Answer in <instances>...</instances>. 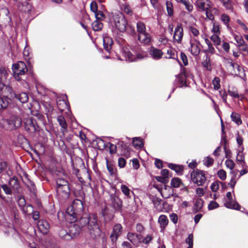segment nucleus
<instances>
[{
  "instance_id": "f257e3e1",
  "label": "nucleus",
  "mask_w": 248,
  "mask_h": 248,
  "mask_svg": "<svg viewBox=\"0 0 248 248\" xmlns=\"http://www.w3.org/2000/svg\"><path fill=\"white\" fill-rule=\"evenodd\" d=\"M69 221L71 223L68 228L72 239L79 234L82 227L87 226L88 231L91 239L96 243L102 245L106 244V238L105 234L102 232L97 217L94 215L83 216L76 222H72Z\"/></svg>"
},
{
  "instance_id": "f03ea898",
  "label": "nucleus",
  "mask_w": 248,
  "mask_h": 248,
  "mask_svg": "<svg viewBox=\"0 0 248 248\" xmlns=\"http://www.w3.org/2000/svg\"><path fill=\"white\" fill-rule=\"evenodd\" d=\"M83 204L82 202L78 199H75L72 202L71 205L66 209V218L72 222H76L78 218L79 219L85 215L81 216L83 211ZM85 215H86L85 214Z\"/></svg>"
},
{
  "instance_id": "7ed1b4c3",
  "label": "nucleus",
  "mask_w": 248,
  "mask_h": 248,
  "mask_svg": "<svg viewBox=\"0 0 248 248\" xmlns=\"http://www.w3.org/2000/svg\"><path fill=\"white\" fill-rule=\"evenodd\" d=\"M121 52L125 60L130 62L142 59L148 55V53L141 47H121Z\"/></svg>"
},
{
  "instance_id": "20e7f679",
  "label": "nucleus",
  "mask_w": 248,
  "mask_h": 248,
  "mask_svg": "<svg viewBox=\"0 0 248 248\" xmlns=\"http://www.w3.org/2000/svg\"><path fill=\"white\" fill-rule=\"evenodd\" d=\"M22 124L21 118L15 114L10 115L9 118L2 119L0 121V126L6 130H13L19 128Z\"/></svg>"
},
{
  "instance_id": "39448f33",
  "label": "nucleus",
  "mask_w": 248,
  "mask_h": 248,
  "mask_svg": "<svg viewBox=\"0 0 248 248\" xmlns=\"http://www.w3.org/2000/svg\"><path fill=\"white\" fill-rule=\"evenodd\" d=\"M56 183L57 195L63 199H68L70 193L68 182L64 178H58L56 180Z\"/></svg>"
},
{
  "instance_id": "423d86ee",
  "label": "nucleus",
  "mask_w": 248,
  "mask_h": 248,
  "mask_svg": "<svg viewBox=\"0 0 248 248\" xmlns=\"http://www.w3.org/2000/svg\"><path fill=\"white\" fill-rule=\"evenodd\" d=\"M12 71L14 78L17 81H20L22 79L21 76L25 74L28 69L24 62L19 61L13 64Z\"/></svg>"
},
{
  "instance_id": "0eeeda50",
  "label": "nucleus",
  "mask_w": 248,
  "mask_h": 248,
  "mask_svg": "<svg viewBox=\"0 0 248 248\" xmlns=\"http://www.w3.org/2000/svg\"><path fill=\"white\" fill-rule=\"evenodd\" d=\"M114 25L120 32H124L126 31L127 23L124 16L120 13L115 15L113 16Z\"/></svg>"
},
{
  "instance_id": "6e6552de",
  "label": "nucleus",
  "mask_w": 248,
  "mask_h": 248,
  "mask_svg": "<svg viewBox=\"0 0 248 248\" xmlns=\"http://www.w3.org/2000/svg\"><path fill=\"white\" fill-rule=\"evenodd\" d=\"M191 178L192 182L199 186H202L206 180L204 172L199 170H193L191 173Z\"/></svg>"
},
{
  "instance_id": "1a4fd4ad",
  "label": "nucleus",
  "mask_w": 248,
  "mask_h": 248,
  "mask_svg": "<svg viewBox=\"0 0 248 248\" xmlns=\"http://www.w3.org/2000/svg\"><path fill=\"white\" fill-rule=\"evenodd\" d=\"M224 200V206L227 208L241 210L240 205L237 202L233 200L231 192H228L226 193V198Z\"/></svg>"
},
{
  "instance_id": "9d476101",
  "label": "nucleus",
  "mask_w": 248,
  "mask_h": 248,
  "mask_svg": "<svg viewBox=\"0 0 248 248\" xmlns=\"http://www.w3.org/2000/svg\"><path fill=\"white\" fill-rule=\"evenodd\" d=\"M110 205L115 212H122L123 201L115 194L110 195Z\"/></svg>"
},
{
  "instance_id": "9b49d317",
  "label": "nucleus",
  "mask_w": 248,
  "mask_h": 248,
  "mask_svg": "<svg viewBox=\"0 0 248 248\" xmlns=\"http://www.w3.org/2000/svg\"><path fill=\"white\" fill-rule=\"evenodd\" d=\"M98 51L101 54L102 57L106 59L114 58V54H116L118 59L119 60H123L120 56H119L116 52L112 49V47H98Z\"/></svg>"
},
{
  "instance_id": "f8f14e48",
  "label": "nucleus",
  "mask_w": 248,
  "mask_h": 248,
  "mask_svg": "<svg viewBox=\"0 0 248 248\" xmlns=\"http://www.w3.org/2000/svg\"><path fill=\"white\" fill-rule=\"evenodd\" d=\"M123 227L121 224L117 223L112 228V231L110 235V238L113 244L117 240L118 237L122 234Z\"/></svg>"
},
{
  "instance_id": "ddd939ff",
  "label": "nucleus",
  "mask_w": 248,
  "mask_h": 248,
  "mask_svg": "<svg viewBox=\"0 0 248 248\" xmlns=\"http://www.w3.org/2000/svg\"><path fill=\"white\" fill-rule=\"evenodd\" d=\"M186 75L183 72L176 76V79L174 82V86L171 93H173L177 87H183L186 85Z\"/></svg>"
},
{
  "instance_id": "4468645a",
  "label": "nucleus",
  "mask_w": 248,
  "mask_h": 248,
  "mask_svg": "<svg viewBox=\"0 0 248 248\" xmlns=\"http://www.w3.org/2000/svg\"><path fill=\"white\" fill-rule=\"evenodd\" d=\"M24 128L26 131L30 133H34L37 130L36 121L32 118H29L25 120Z\"/></svg>"
},
{
  "instance_id": "2eb2a0df",
  "label": "nucleus",
  "mask_w": 248,
  "mask_h": 248,
  "mask_svg": "<svg viewBox=\"0 0 248 248\" xmlns=\"http://www.w3.org/2000/svg\"><path fill=\"white\" fill-rule=\"evenodd\" d=\"M196 5L202 11H205L211 7V2L209 0H197Z\"/></svg>"
},
{
  "instance_id": "dca6fc26",
  "label": "nucleus",
  "mask_w": 248,
  "mask_h": 248,
  "mask_svg": "<svg viewBox=\"0 0 248 248\" xmlns=\"http://www.w3.org/2000/svg\"><path fill=\"white\" fill-rule=\"evenodd\" d=\"M108 147H109V152L111 154H114L116 152L117 147L116 145H114L110 142H108ZM121 147L122 149H124V153H125L127 151V149L126 147L125 144L123 141H119L118 143V148Z\"/></svg>"
},
{
  "instance_id": "f3484780",
  "label": "nucleus",
  "mask_w": 248,
  "mask_h": 248,
  "mask_svg": "<svg viewBox=\"0 0 248 248\" xmlns=\"http://www.w3.org/2000/svg\"><path fill=\"white\" fill-rule=\"evenodd\" d=\"M39 230L43 234H47L49 231L50 226L48 222L45 220H40L37 223Z\"/></svg>"
},
{
  "instance_id": "a211bd4d",
  "label": "nucleus",
  "mask_w": 248,
  "mask_h": 248,
  "mask_svg": "<svg viewBox=\"0 0 248 248\" xmlns=\"http://www.w3.org/2000/svg\"><path fill=\"white\" fill-rule=\"evenodd\" d=\"M141 234L134 232H128L127 235V239L134 245L140 243Z\"/></svg>"
},
{
  "instance_id": "6ab92c4d",
  "label": "nucleus",
  "mask_w": 248,
  "mask_h": 248,
  "mask_svg": "<svg viewBox=\"0 0 248 248\" xmlns=\"http://www.w3.org/2000/svg\"><path fill=\"white\" fill-rule=\"evenodd\" d=\"M57 120L59 125L61 127V132L64 136L67 132L68 125L64 117L62 115H59L57 117Z\"/></svg>"
},
{
  "instance_id": "aec40b11",
  "label": "nucleus",
  "mask_w": 248,
  "mask_h": 248,
  "mask_svg": "<svg viewBox=\"0 0 248 248\" xmlns=\"http://www.w3.org/2000/svg\"><path fill=\"white\" fill-rule=\"evenodd\" d=\"M183 36V29L182 27L178 25L175 29L173 35L174 40L178 43H180Z\"/></svg>"
},
{
  "instance_id": "412c9836",
  "label": "nucleus",
  "mask_w": 248,
  "mask_h": 248,
  "mask_svg": "<svg viewBox=\"0 0 248 248\" xmlns=\"http://www.w3.org/2000/svg\"><path fill=\"white\" fill-rule=\"evenodd\" d=\"M149 52V54L155 60L160 59L163 55L162 50L156 47H150Z\"/></svg>"
},
{
  "instance_id": "4be33fe9",
  "label": "nucleus",
  "mask_w": 248,
  "mask_h": 248,
  "mask_svg": "<svg viewBox=\"0 0 248 248\" xmlns=\"http://www.w3.org/2000/svg\"><path fill=\"white\" fill-rule=\"evenodd\" d=\"M138 39L143 45H149L151 41V36L147 32L139 34Z\"/></svg>"
},
{
  "instance_id": "5701e85b",
  "label": "nucleus",
  "mask_w": 248,
  "mask_h": 248,
  "mask_svg": "<svg viewBox=\"0 0 248 248\" xmlns=\"http://www.w3.org/2000/svg\"><path fill=\"white\" fill-rule=\"evenodd\" d=\"M158 222L160 224V227L161 228L160 231L163 232L168 225L169 220L166 216L161 215L158 218Z\"/></svg>"
},
{
  "instance_id": "b1692460",
  "label": "nucleus",
  "mask_w": 248,
  "mask_h": 248,
  "mask_svg": "<svg viewBox=\"0 0 248 248\" xmlns=\"http://www.w3.org/2000/svg\"><path fill=\"white\" fill-rule=\"evenodd\" d=\"M203 203L204 201L202 199H197L193 207V212L196 213L200 212L203 207Z\"/></svg>"
},
{
  "instance_id": "393cba45",
  "label": "nucleus",
  "mask_w": 248,
  "mask_h": 248,
  "mask_svg": "<svg viewBox=\"0 0 248 248\" xmlns=\"http://www.w3.org/2000/svg\"><path fill=\"white\" fill-rule=\"evenodd\" d=\"M58 234L61 239L65 240H70L72 239V236H71L68 230H65L64 229H60L58 232Z\"/></svg>"
},
{
  "instance_id": "a878e982",
  "label": "nucleus",
  "mask_w": 248,
  "mask_h": 248,
  "mask_svg": "<svg viewBox=\"0 0 248 248\" xmlns=\"http://www.w3.org/2000/svg\"><path fill=\"white\" fill-rule=\"evenodd\" d=\"M14 97L16 98L22 103H26L29 100L28 95L27 93L24 92L20 93H16Z\"/></svg>"
},
{
  "instance_id": "bb28decb",
  "label": "nucleus",
  "mask_w": 248,
  "mask_h": 248,
  "mask_svg": "<svg viewBox=\"0 0 248 248\" xmlns=\"http://www.w3.org/2000/svg\"><path fill=\"white\" fill-rule=\"evenodd\" d=\"M133 145L137 149H141L143 146V143L142 139L140 138L135 137L133 139Z\"/></svg>"
},
{
  "instance_id": "cd10ccee",
  "label": "nucleus",
  "mask_w": 248,
  "mask_h": 248,
  "mask_svg": "<svg viewBox=\"0 0 248 248\" xmlns=\"http://www.w3.org/2000/svg\"><path fill=\"white\" fill-rule=\"evenodd\" d=\"M9 104V100L6 96L0 97V110L6 108Z\"/></svg>"
},
{
  "instance_id": "c85d7f7f",
  "label": "nucleus",
  "mask_w": 248,
  "mask_h": 248,
  "mask_svg": "<svg viewBox=\"0 0 248 248\" xmlns=\"http://www.w3.org/2000/svg\"><path fill=\"white\" fill-rule=\"evenodd\" d=\"M3 90V92L5 94H7V95H9L10 97H11L12 98L14 97L16 93H14L13 89L11 86H10L9 85H6V86L3 85V88L1 90V91H0V92L1 91H2Z\"/></svg>"
},
{
  "instance_id": "c756f323",
  "label": "nucleus",
  "mask_w": 248,
  "mask_h": 248,
  "mask_svg": "<svg viewBox=\"0 0 248 248\" xmlns=\"http://www.w3.org/2000/svg\"><path fill=\"white\" fill-rule=\"evenodd\" d=\"M231 118L232 121L234 122L237 125H239L242 124L241 117L238 113L232 112L231 115Z\"/></svg>"
},
{
  "instance_id": "7c9ffc66",
  "label": "nucleus",
  "mask_w": 248,
  "mask_h": 248,
  "mask_svg": "<svg viewBox=\"0 0 248 248\" xmlns=\"http://www.w3.org/2000/svg\"><path fill=\"white\" fill-rule=\"evenodd\" d=\"M137 31L139 34L146 33V27L145 24L141 22H139L137 24Z\"/></svg>"
},
{
  "instance_id": "2f4dec72",
  "label": "nucleus",
  "mask_w": 248,
  "mask_h": 248,
  "mask_svg": "<svg viewBox=\"0 0 248 248\" xmlns=\"http://www.w3.org/2000/svg\"><path fill=\"white\" fill-rule=\"evenodd\" d=\"M21 210L24 214L30 215L33 212V207L30 204H28L21 208Z\"/></svg>"
},
{
  "instance_id": "473e14b6",
  "label": "nucleus",
  "mask_w": 248,
  "mask_h": 248,
  "mask_svg": "<svg viewBox=\"0 0 248 248\" xmlns=\"http://www.w3.org/2000/svg\"><path fill=\"white\" fill-rule=\"evenodd\" d=\"M102 27L103 24L98 20H96L92 23V28L94 31H100Z\"/></svg>"
},
{
  "instance_id": "72a5a7b5",
  "label": "nucleus",
  "mask_w": 248,
  "mask_h": 248,
  "mask_svg": "<svg viewBox=\"0 0 248 248\" xmlns=\"http://www.w3.org/2000/svg\"><path fill=\"white\" fill-rule=\"evenodd\" d=\"M29 182L27 184V186L30 191V192L33 195H35L36 193V187L34 184L30 180H28Z\"/></svg>"
},
{
  "instance_id": "f704fd0d",
  "label": "nucleus",
  "mask_w": 248,
  "mask_h": 248,
  "mask_svg": "<svg viewBox=\"0 0 248 248\" xmlns=\"http://www.w3.org/2000/svg\"><path fill=\"white\" fill-rule=\"evenodd\" d=\"M230 66L234 70V72L236 75L240 74L241 72H243L242 68L236 63L230 62Z\"/></svg>"
},
{
  "instance_id": "c9c22d12",
  "label": "nucleus",
  "mask_w": 248,
  "mask_h": 248,
  "mask_svg": "<svg viewBox=\"0 0 248 248\" xmlns=\"http://www.w3.org/2000/svg\"><path fill=\"white\" fill-rule=\"evenodd\" d=\"M228 92L229 95L233 98H238L239 97L237 90L234 87H232V88H229Z\"/></svg>"
},
{
  "instance_id": "e433bc0d",
  "label": "nucleus",
  "mask_w": 248,
  "mask_h": 248,
  "mask_svg": "<svg viewBox=\"0 0 248 248\" xmlns=\"http://www.w3.org/2000/svg\"><path fill=\"white\" fill-rule=\"evenodd\" d=\"M202 66L207 71H210L212 70L211 64L209 58L207 57L206 59L202 62Z\"/></svg>"
},
{
  "instance_id": "4c0bfd02",
  "label": "nucleus",
  "mask_w": 248,
  "mask_h": 248,
  "mask_svg": "<svg viewBox=\"0 0 248 248\" xmlns=\"http://www.w3.org/2000/svg\"><path fill=\"white\" fill-rule=\"evenodd\" d=\"M225 164L227 168L231 170V174L237 173L233 169L234 167V163L232 160L227 159L225 161Z\"/></svg>"
},
{
  "instance_id": "58836bf2",
  "label": "nucleus",
  "mask_w": 248,
  "mask_h": 248,
  "mask_svg": "<svg viewBox=\"0 0 248 248\" xmlns=\"http://www.w3.org/2000/svg\"><path fill=\"white\" fill-rule=\"evenodd\" d=\"M96 143L99 149H104L108 147V142L105 143L101 138H97L96 140Z\"/></svg>"
},
{
  "instance_id": "ea45409f",
  "label": "nucleus",
  "mask_w": 248,
  "mask_h": 248,
  "mask_svg": "<svg viewBox=\"0 0 248 248\" xmlns=\"http://www.w3.org/2000/svg\"><path fill=\"white\" fill-rule=\"evenodd\" d=\"M153 236L151 234H147L145 238H143L141 235V239L140 243H142L146 245H148L153 240Z\"/></svg>"
},
{
  "instance_id": "a19ab883",
  "label": "nucleus",
  "mask_w": 248,
  "mask_h": 248,
  "mask_svg": "<svg viewBox=\"0 0 248 248\" xmlns=\"http://www.w3.org/2000/svg\"><path fill=\"white\" fill-rule=\"evenodd\" d=\"M244 147H242L241 149H239L237 155L236 156V159L238 161L244 162L245 157L243 152Z\"/></svg>"
},
{
  "instance_id": "79ce46f5",
  "label": "nucleus",
  "mask_w": 248,
  "mask_h": 248,
  "mask_svg": "<svg viewBox=\"0 0 248 248\" xmlns=\"http://www.w3.org/2000/svg\"><path fill=\"white\" fill-rule=\"evenodd\" d=\"M181 184V180L178 178H174L171 179V186L173 187H179Z\"/></svg>"
},
{
  "instance_id": "37998d69",
  "label": "nucleus",
  "mask_w": 248,
  "mask_h": 248,
  "mask_svg": "<svg viewBox=\"0 0 248 248\" xmlns=\"http://www.w3.org/2000/svg\"><path fill=\"white\" fill-rule=\"evenodd\" d=\"M104 46H111L113 45V40L111 38L106 36L103 38Z\"/></svg>"
},
{
  "instance_id": "c03bdc74",
  "label": "nucleus",
  "mask_w": 248,
  "mask_h": 248,
  "mask_svg": "<svg viewBox=\"0 0 248 248\" xmlns=\"http://www.w3.org/2000/svg\"><path fill=\"white\" fill-rule=\"evenodd\" d=\"M168 167L171 170H175L176 172H180L183 171V168L181 166L170 163L169 164Z\"/></svg>"
},
{
  "instance_id": "a18cd8bd",
  "label": "nucleus",
  "mask_w": 248,
  "mask_h": 248,
  "mask_svg": "<svg viewBox=\"0 0 248 248\" xmlns=\"http://www.w3.org/2000/svg\"><path fill=\"white\" fill-rule=\"evenodd\" d=\"M121 189L125 196L128 198L130 197V190L127 186L124 185H122Z\"/></svg>"
},
{
  "instance_id": "49530a36",
  "label": "nucleus",
  "mask_w": 248,
  "mask_h": 248,
  "mask_svg": "<svg viewBox=\"0 0 248 248\" xmlns=\"http://www.w3.org/2000/svg\"><path fill=\"white\" fill-rule=\"evenodd\" d=\"M231 174L232 176L230 183H228V185L230 186L231 188L233 189L237 181L235 179L237 173H232Z\"/></svg>"
},
{
  "instance_id": "de8ad7c7",
  "label": "nucleus",
  "mask_w": 248,
  "mask_h": 248,
  "mask_svg": "<svg viewBox=\"0 0 248 248\" xmlns=\"http://www.w3.org/2000/svg\"><path fill=\"white\" fill-rule=\"evenodd\" d=\"M214 88L216 90H218L220 87V79L218 77H215L212 81Z\"/></svg>"
},
{
  "instance_id": "09e8293b",
  "label": "nucleus",
  "mask_w": 248,
  "mask_h": 248,
  "mask_svg": "<svg viewBox=\"0 0 248 248\" xmlns=\"http://www.w3.org/2000/svg\"><path fill=\"white\" fill-rule=\"evenodd\" d=\"M203 161L205 166L210 167L213 164L214 159L209 156H207L204 158Z\"/></svg>"
},
{
  "instance_id": "8fccbe9b",
  "label": "nucleus",
  "mask_w": 248,
  "mask_h": 248,
  "mask_svg": "<svg viewBox=\"0 0 248 248\" xmlns=\"http://www.w3.org/2000/svg\"><path fill=\"white\" fill-rule=\"evenodd\" d=\"M167 10L169 16H171L173 15V11L172 5L171 2L167 1L166 2Z\"/></svg>"
},
{
  "instance_id": "3c124183",
  "label": "nucleus",
  "mask_w": 248,
  "mask_h": 248,
  "mask_svg": "<svg viewBox=\"0 0 248 248\" xmlns=\"http://www.w3.org/2000/svg\"><path fill=\"white\" fill-rule=\"evenodd\" d=\"M221 1L227 9L232 10V2L231 0H221Z\"/></svg>"
},
{
  "instance_id": "603ef678",
  "label": "nucleus",
  "mask_w": 248,
  "mask_h": 248,
  "mask_svg": "<svg viewBox=\"0 0 248 248\" xmlns=\"http://www.w3.org/2000/svg\"><path fill=\"white\" fill-rule=\"evenodd\" d=\"M211 39L214 42V45L217 46L219 45L220 40L219 37L217 34H213L212 35Z\"/></svg>"
},
{
  "instance_id": "864d4df0",
  "label": "nucleus",
  "mask_w": 248,
  "mask_h": 248,
  "mask_svg": "<svg viewBox=\"0 0 248 248\" xmlns=\"http://www.w3.org/2000/svg\"><path fill=\"white\" fill-rule=\"evenodd\" d=\"M219 207V204L214 201H212L208 204V209L209 210H212L216 209Z\"/></svg>"
},
{
  "instance_id": "5fc2aeb1",
  "label": "nucleus",
  "mask_w": 248,
  "mask_h": 248,
  "mask_svg": "<svg viewBox=\"0 0 248 248\" xmlns=\"http://www.w3.org/2000/svg\"><path fill=\"white\" fill-rule=\"evenodd\" d=\"M218 177L222 180H224L226 178V172L223 170H220L217 173Z\"/></svg>"
},
{
  "instance_id": "6e6d98bb",
  "label": "nucleus",
  "mask_w": 248,
  "mask_h": 248,
  "mask_svg": "<svg viewBox=\"0 0 248 248\" xmlns=\"http://www.w3.org/2000/svg\"><path fill=\"white\" fill-rule=\"evenodd\" d=\"M185 6L186 9L189 12H191L193 10V5L188 0H185L183 3Z\"/></svg>"
},
{
  "instance_id": "4d7b16f0",
  "label": "nucleus",
  "mask_w": 248,
  "mask_h": 248,
  "mask_svg": "<svg viewBox=\"0 0 248 248\" xmlns=\"http://www.w3.org/2000/svg\"><path fill=\"white\" fill-rule=\"evenodd\" d=\"M235 39L237 43L238 44V46H241L244 45L245 41L243 40L242 37L240 35H235Z\"/></svg>"
},
{
  "instance_id": "13d9d810",
  "label": "nucleus",
  "mask_w": 248,
  "mask_h": 248,
  "mask_svg": "<svg viewBox=\"0 0 248 248\" xmlns=\"http://www.w3.org/2000/svg\"><path fill=\"white\" fill-rule=\"evenodd\" d=\"M167 54L169 55V56H166V58L168 59H174L175 56V51L172 49V47H170V49L167 50Z\"/></svg>"
},
{
  "instance_id": "bf43d9fd",
  "label": "nucleus",
  "mask_w": 248,
  "mask_h": 248,
  "mask_svg": "<svg viewBox=\"0 0 248 248\" xmlns=\"http://www.w3.org/2000/svg\"><path fill=\"white\" fill-rule=\"evenodd\" d=\"M189 50L191 53L194 56H197L200 52V47H189Z\"/></svg>"
},
{
  "instance_id": "052dcab7",
  "label": "nucleus",
  "mask_w": 248,
  "mask_h": 248,
  "mask_svg": "<svg viewBox=\"0 0 248 248\" xmlns=\"http://www.w3.org/2000/svg\"><path fill=\"white\" fill-rule=\"evenodd\" d=\"M156 179L157 181L160 182L165 184L168 183L169 182V177H167V176H165V177L162 176H157L156 177Z\"/></svg>"
},
{
  "instance_id": "680f3d73",
  "label": "nucleus",
  "mask_w": 248,
  "mask_h": 248,
  "mask_svg": "<svg viewBox=\"0 0 248 248\" xmlns=\"http://www.w3.org/2000/svg\"><path fill=\"white\" fill-rule=\"evenodd\" d=\"M18 205L19 206V207L22 208L23 207L25 206L26 204V200L24 197L20 196L18 200L17 201Z\"/></svg>"
},
{
  "instance_id": "e2e57ef3",
  "label": "nucleus",
  "mask_w": 248,
  "mask_h": 248,
  "mask_svg": "<svg viewBox=\"0 0 248 248\" xmlns=\"http://www.w3.org/2000/svg\"><path fill=\"white\" fill-rule=\"evenodd\" d=\"M186 243L188 244L189 247H193V235L192 234H189L187 238L186 239Z\"/></svg>"
},
{
  "instance_id": "0e129e2a",
  "label": "nucleus",
  "mask_w": 248,
  "mask_h": 248,
  "mask_svg": "<svg viewBox=\"0 0 248 248\" xmlns=\"http://www.w3.org/2000/svg\"><path fill=\"white\" fill-rule=\"evenodd\" d=\"M1 187L6 194L11 195L12 194V189L6 185H2Z\"/></svg>"
},
{
  "instance_id": "69168bd1",
  "label": "nucleus",
  "mask_w": 248,
  "mask_h": 248,
  "mask_svg": "<svg viewBox=\"0 0 248 248\" xmlns=\"http://www.w3.org/2000/svg\"><path fill=\"white\" fill-rule=\"evenodd\" d=\"M136 230L137 232L141 233L145 231V228L141 223H137L136 226Z\"/></svg>"
},
{
  "instance_id": "338daca9",
  "label": "nucleus",
  "mask_w": 248,
  "mask_h": 248,
  "mask_svg": "<svg viewBox=\"0 0 248 248\" xmlns=\"http://www.w3.org/2000/svg\"><path fill=\"white\" fill-rule=\"evenodd\" d=\"M236 141L239 145V149H241L243 146V138L239 135V134H237V136L236 137Z\"/></svg>"
},
{
  "instance_id": "774afa93",
  "label": "nucleus",
  "mask_w": 248,
  "mask_h": 248,
  "mask_svg": "<svg viewBox=\"0 0 248 248\" xmlns=\"http://www.w3.org/2000/svg\"><path fill=\"white\" fill-rule=\"evenodd\" d=\"M219 188V182H214L211 186V189L213 192H216Z\"/></svg>"
}]
</instances>
